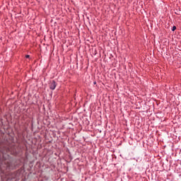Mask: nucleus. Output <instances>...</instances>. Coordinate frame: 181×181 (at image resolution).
<instances>
[{
  "label": "nucleus",
  "instance_id": "f257e3e1",
  "mask_svg": "<svg viewBox=\"0 0 181 181\" xmlns=\"http://www.w3.org/2000/svg\"><path fill=\"white\" fill-rule=\"evenodd\" d=\"M57 86V83H56V81H51L49 83L50 90H54V88H56Z\"/></svg>",
  "mask_w": 181,
  "mask_h": 181
},
{
  "label": "nucleus",
  "instance_id": "7ed1b4c3",
  "mask_svg": "<svg viewBox=\"0 0 181 181\" xmlns=\"http://www.w3.org/2000/svg\"><path fill=\"white\" fill-rule=\"evenodd\" d=\"M25 57H26V59H29L30 56L29 55H26Z\"/></svg>",
  "mask_w": 181,
  "mask_h": 181
},
{
  "label": "nucleus",
  "instance_id": "f03ea898",
  "mask_svg": "<svg viewBox=\"0 0 181 181\" xmlns=\"http://www.w3.org/2000/svg\"><path fill=\"white\" fill-rule=\"evenodd\" d=\"M172 30L173 32H175V30H176V26H173Z\"/></svg>",
  "mask_w": 181,
  "mask_h": 181
}]
</instances>
